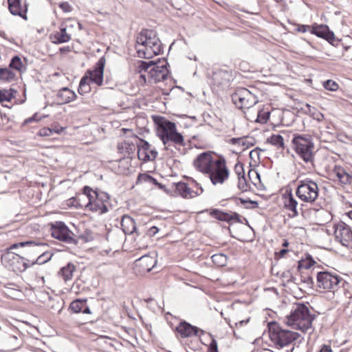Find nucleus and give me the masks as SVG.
<instances>
[{
	"instance_id": "nucleus-25",
	"label": "nucleus",
	"mask_w": 352,
	"mask_h": 352,
	"mask_svg": "<svg viewBox=\"0 0 352 352\" xmlns=\"http://www.w3.org/2000/svg\"><path fill=\"white\" fill-rule=\"evenodd\" d=\"M331 175L335 177L336 179L342 184H349L352 182V176L340 165L334 166Z\"/></svg>"
},
{
	"instance_id": "nucleus-27",
	"label": "nucleus",
	"mask_w": 352,
	"mask_h": 352,
	"mask_svg": "<svg viewBox=\"0 0 352 352\" xmlns=\"http://www.w3.org/2000/svg\"><path fill=\"white\" fill-rule=\"evenodd\" d=\"M156 260L154 257L149 255H145L135 261V265L140 268L142 272H150L155 265Z\"/></svg>"
},
{
	"instance_id": "nucleus-52",
	"label": "nucleus",
	"mask_w": 352,
	"mask_h": 352,
	"mask_svg": "<svg viewBox=\"0 0 352 352\" xmlns=\"http://www.w3.org/2000/svg\"><path fill=\"white\" fill-rule=\"evenodd\" d=\"M254 140L252 138L247 137V141H244V144L243 147L241 148L242 151H244L248 148L250 146L254 145Z\"/></svg>"
},
{
	"instance_id": "nucleus-62",
	"label": "nucleus",
	"mask_w": 352,
	"mask_h": 352,
	"mask_svg": "<svg viewBox=\"0 0 352 352\" xmlns=\"http://www.w3.org/2000/svg\"><path fill=\"white\" fill-rule=\"evenodd\" d=\"M221 73H217V74H214V80H217L221 76Z\"/></svg>"
},
{
	"instance_id": "nucleus-21",
	"label": "nucleus",
	"mask_w": 352,
	"mask_h": 352,
	"mask_svg": "<svg viewBox=\"0 0 352 352\" xmlns=\"http://www.w3.org/2000/svg\"><path fill=\"white\" fill-rule=\"evenodd\" d=\"M8 10L10 13L27 19L28 5L23 0H8Z\"/></svg>"
},
{
	"instance_id": "nucleus-8",
	"label": "nucleus",
	"mask_w": 352,
	"mask_h": 352,
	"mask_svg": "<svg viewBox=\"0 0 352 352\" xmlns=\"http://www.w3.org/2000/svg\"><path fill=\"white\" fill-rule=\"evenodd\" d=\"M82 192L88 199V202L85 204L86 211L98 214H102L108 211L109 197L107 193L95 190L88 186L82 188Z\"/></svg>"
},
{
	"instance_id": "nucleus-12",
	"label": "nucleus",
	"mask_w": 352,
	"mask_h": 352,
	"mask_svg": "<svg viewBox=\"0 0 352 352\" xmlns=\"http://www.w3.org/2000/svg\"><path fill=\"white\" fill-rule=\"evenodd\" d=\"M1 262L6 268L15 273L23 272L26 269L33 266V263L30 260L10 251L1 256Z\"/></svg>"
},
{
	"instance_id": "nucleus-14",
	"label": "nucleus",
	"mask_w": 352,
	"mask_h": 352,
	"mask_svg": "<svg viewBox=\"0 0 352 352\" xmlns=\"http://www.w3.org/2000/svg\"><path fill=\"white\" fill-rule=\"evenodd\" d=\"M232 100L240 109H249L258 102L256 96L244 87H240L235 90L232 95Z\"/></svg>"
},
{
	"instance_id": "nucleus-26",
	"label": "nucleus",
	"mask_w": 352,
	"mask_h": 352,
	"mask_svg": "<svg viewBox=\"0 0 352 352\" xmlns=\"http://www.w3.org/2000/svg\"><path fill=\"white\" fill-rule=\"evenodd\" d=\"M117 149L119 154L129 158L136 150V144L133 140H124L118 143Z\"/></svg>"
},
{
	"instance_id": "nucleus-13",
	"label": "nucleus",
	"mask_w": 352,
	"mask_h": 352,
	"mask_svg": "<svg viewBox=\"0 0 352 352\" xmlns=\"http://www.w3.org/2000/svg\"><path fill=\"white\" fill-rule=\"evenodd\" d=\"M175 192L184 199H192L200 195L203 192L201 185L191 177L187 182H179L175 184Z\"/></svg>"
},
{
	"instance_id": "nucleus-45",
	"label": "nucleus",
	"mask_w": 352,
	"mask_h": 352,
	"mask_svg": "<svg viewBox=\"0 0 352 352\" xmlns=\"http://www.w3.org/2000/svg\"><path fill=\"white\" fill-rule=\"evenodd\" d=\"M323 87L329 91H335L339 88L338 84L332 80H327L323 82Z\"/></svg>"
},
{
	"instance_id": "nucleus-53",
	"label": "nucleus",
	"mask_w": 352,
	"mask_h": 352,
	"mask_svg": "<svg viewBox=\"0 0 352 352\" xmlns=\"http://www.w3.org/2000/svg\"><path fill=\"white\" fill-rule=\"evenodd\" d=\"M288 252H289V250L286 248H283V249L279 250L278 252H275V258L276 259L283 258L285 256V255L287 254Z\"/></svg>"
},
{
	"instance_id": "nucleus-32",
	"label": "nucleus",
	"mask_w": 352,
	"mask_h": 352,
	"mask_svg": "<svg viewBox=\"0 0 352 352\" xmlns=\"http://www.w3.org/2000/svg\"><path fill=\"white\" fill-rule=\"evenodd\" d=\"M16 90L12 88L8 89H0V103L11 102L16 97Z\"/></svg>"
},
{
	"instance_id": "nucleus-22",
	"label": "nucleus",
	"mask_w": 352,
	"mask_h": 352,
	"mask_svg": "<svg viewBox=\"0 0 352 352\" xmlns=\"http://www.w3.org/2000/svg\"><path fill=\"white\" fill-rule=\"evenodd\" d=\"M209 214L212 218L230 224L240 221L239 215L234 212H227L219 209H212L210 211Z\"/></svg>"
},
{
	"instance_id": "nucleus-40",
	"label": "nucleus",
	"mask_w": 352,
	"mask_h": 352,
	"mask_svg": "<svg viewBox=\"0 0 352 352\" xmlns=\"http://www.w3.org/2000/svg\"><path fill=\"white\" fill-rule=\"evenodd\" d=\"M9 67L17 71L18 72H21L25 69V65L19 56H14L11 59Z\"/></svg>"
},
{
	"instance_id": "nucleus-3",
	"label": "nucleus",
	"mask_w": 352,
	"mask_h": 352,
	"mask_svg": "<svg viewBox=\"0 0 352 352\" xmlns=\"http://www.w3.org/2000/svg\"><path fill=\"white\" fill-rule=\"evenodd\" d=\"M135 48L139 58L150 59L162 52V43L153 30L144 29L136 36Z\"/></svg>"
},
{
	"instance_id": "nucleus-49",
	"label": "nucleus",
	"mask_w": 352,
	"mask_h": 352,
	"mask_svg": "<svg viewBox=\"0 0 352 352\" xmlns=\"http://www.w3.org/2000/svg\"><path fill=\"white\" fill-rule=\"evenodd\" d=\"M58 7L64 12H69L72 10V8L71 5L68 2H61L58 4Z\"/></svg>"
},
{
	"instance_id": "nucleus-59",
	"label": "nucleus",
	"mask_w": 352,
	"mask_h": 352,
	"mask_svg": "<svg viewBox=\"0 0 352 352\" xmlns=\"http://www.w3.org/2000/svg\"><path fill=\"white\" fill-rule=\"evenodd\" d=\"M0 36L4 39L8 40V34L3 30L0 29Z\"/></svg>"
},
{
	"instance_id": "nucleus-6",
	"label": "nucleus",
	"mask_w": 352,
	"mask_h": 352,
	"mask_svg": "<svg viewBox=\"0 0 352 352\" xmlns=\"http://www.w3.org/2000/svg\"><path fill=\"white\" fill-rule=\"evenodd\" d=\"M314 315L303 304H298L291 314L286 318V324L294 329L303 333L313 329L312 322Z\"/></svg>"
},
{
	"instance_id": "nucleus-16",
	"label": "nucleus",
	"mask_w": 352,
	"mask_h": 352,
	"mask_svg": "<svg viewBox=\"0 0 352 352\" xmlns=\"http://www.w3.org/2000/svg\"><path fill=\"white\" fill-rule=\"evenodd\" d=\"M334 236L342 245L352 249V230L345 223L340 221L333 226Z\"/></svg>"
},
{
	"instance_id": "nucleus-17",
	"label": "nucleus",
	"mask_w": 352,
	"mask_h": 352,
	"mask_svg": "<svg viewBox=\"0 0 352 352\" xmlns=\"http://www.w3.org/2000/svg\"><path fill=\"white\" fill-rule=\"evenodd\" d=\"M52 236L63 242L71 243L74 239L73 232L70 231L63 222L56 221L50 224Z\"/></svg>"
},
{
	"instance_id": "nucleus-61",
	"label": "nucleus",
	"mask_w": 352,
	"mask_h": 352,
	"mask_svg": "<svg viewBox=\"0 0 352 352\" xmlns=\"http://www.w3.org/2000/svg\"><path fill=\"white\" fill-rule=\"evenodd\" d=\"M282 246L283 247V248H286L289 246V242L287 241V240L285 239L283 244H282Z\"/></svg>"
},
{
	"instance_id": "nucleus-48",
	"label": "nucleus",
	"mask_w": 352,
	"mask_h": 352,
	"mask_svg": "<svg viewBox=\"0 0 352 352\" xmlns=\"http://www.w3.org/2000/svg\"><path fill=\"white\" fill-rule=\"evenodd\" d=\"M37 135L41 137H49L52 135V131L51 128L43 127L38 131Z\"/></svg>"
},
{
	"instance_id": "nucleus-57",
	"label": "nucleus",
	"mask_w": 352,
	"mask_h": 352,
	"mask_svg": "<svg viewBox=\"0 0 352 352\" xmlns=\"http://www.w3.org/2000/svg\"><path fill=\"white\" fill-rule=\"evenodd\" d=\"M59 51L60 54H67L72 51V48L69 46H65L60 48Z\"/></svg>"
},
{
	"instance_id": "nucleus-5",
	"label": "nucleus",
	"mask_w": 352,
	"mask_h": 352,
	"mask_svg": "<svg viewBox=\"0 0 352 352\" xmlns=\"http://www.w3.org/2000/svg\"><path fill=\"white\" fill-rule=\"evenodd\" d=\"M165 318L176 338L180 341L199 337L204 334L202 329L170 313H167Z\"/></svg>"
},
{
	"instance_id": "nucleus-11",
	"label": "nucleus",
	"mask_w": 352,
	"mask_h": 352,
	"mask_svg": "<svg viewBox=\"0 0 352 352\" xmlns=\"http://www.w3.org/2000/svg\"><path fill=\"white\" fill-rule=\"evenodd\" d=\"M296 195L303 202L312 204L318 197V186L316 182L309 179L300 180L298 182Z\"/></svg>"
},
{
	"instance_id": "nucleus-43",
	"label": "nucleus",
	"mask_w": 352,
	"mask_h": 352,
	"mask_svg": "<svg viewBox=\"0 0 352 352\" xmlns=\"http://www.w3.org/2000/svg\"><path fill=\"white\" fill-rule=\"evenodd\" d=\"M226 260V256L222 254H216L212 256V261L213 263L218 266L225 265Z\"/></svg>"
},
{
	"instance_id": "nucleus-1",
	"label": "nucleus",
	"mask_w": 352,
	"mask_h": 352,
	"mask_svg": "<svg viewBox=\"0 0 352 352\" xmlns=\"http://www.w3.org/2000/svg\"><path fill=\"white\" fill-rule=\"evenodd\" d=\"M192 166L214 186H223L231 177V170L226 157L214 151H208L197 155Z\"/></svg>"
},
{
	"instance_id": "nucleus-10",
	"label": "nucleus",
	"mask_w": 352,
	"mask_h": 352,
	"mask_svg": "<svg viewBox=\"0 0 352 352\" xmlns=\"http://www.w3.org/2000/svg\"><path fill=\"white\" fill-rule=\"evenodd\" d=\"M268 326L270 338L277 348L286 346L300 337L298 333L283 329L276 322H270Z\"/></svg>"
},
{
	"instance_id": "nucleus-30",
	"label": "nucleus",
	"mask_w": 352,
	"mask_h": 352,
	"mask_svg": "<svg viewBox=\"0 0 352 352\" xmlns=\"http://www.w3.org/2000/svg\"><path fill=\"white\" fill-rule=\"evenodd\" d=\"M121 228L126 234H133L136 230L135 223L129 215H124L121 220Z\"/></svg>"
},
{
	"instance_id": "nucleus-33",
	"label": "nucleus",
	"mask_w": 352,
	"mask_h": 352,
	"mask_svg": "<svg viewBox=\"0 0 352 352\" xmlns=\"http://www.w3.org/2000/svg\"><path fill=\"white\" fill-rule=\"evenodd\" d=\"M261 150L258 148H254L249 153L250 168H256L261 163Z\"/></svg>"
},
{
	"instance_id": "nucleus-58",
	"label": "nucleus",
	"mask_w": 352,
	"mask_h": 352,
	"mask_svg": "<svg viewBox=\"0 0 352 352\" xmlns=\"http://www.w3.org/2000/svg\"><path fill=\"white\" fill-rule=\"evenodd\" d=\"M159 231V229L155 227V226H153L151 227L149 230H148V234L150 236H154L155 234H156Z\"/></svg>"
},
{
	"instance_id": "nucleus-15",
	"label": "nucleus",
	"mask_w": 352,
	"mask_h": 352,
	"mask_svg": "<svg viewBox=\"0 0 352 352\" xmlns=\"http://www.w3.org/2000/svg\"><path fill=\"white\" fill-rule=\"evenodd\" d=\"M341 278L329 272H320L317 274V287L322 292H334L338 287Z\"/></svg>"
},
{
	"instance_id": "nucleus-36",
	"label": "nucleus",
	"mask_w": 352,
	"mask_h": 352,
	"mask_svg": "<svg viewBox=\"0 0 352 352\" xmlns=\"http://www.w3.org/2000/svg\"><path fill=\"white\" fill-rule=\"evenodd\" d=\"M267 142L276 146L278 149H284V139L280 135H272L267 139Z\"/></svg>"
},
{
	"instance_id": "nucleus-46",
	"label": "nucleus",
	"mask_w": 352,
	"mask_h": 352,
	"mask_svg": "<svg viewBox=\"0 0 352 352\" xmlns=\"http://www.w3.org/2000/svg\"><path fill=\"white\" fill-rule=\"evenodd\" d=\"M296 31L298 32L305 33L309 32L311 33V25L296 24Z\"/></svg>"
},
{
	"instance_id": "nucleus-19",
	"label": "nucleus",
	"mask_w": 352,
	"mask_h": 352,
	"mask_svg": "<svg viewBox=\"0 0 352 352\" xmlns=\"http://www.w3.org/2000/svg\"><path fill=\"white\" fill-rule=\"evenodd\" d=\"M283 207L287 212L289 217H296L298 214L297 210L298 201L291 191L287 192L282 196Z\"/></svg>"
},
{
	"instance_id": "nucleus-47",
	"label": "nucleus",
	"mask_w": 352,
	"mask_h": 352,
	"mask_svg": "<svg viewBox=\"0 0 352 352\" xmlns=\"http://www.w3.org/2000/svg\"><path fill=\"white\" fill-rule=\"evenodd\" d=\"M41 120V117L39 116L38 113H35L32 117L28 118L24 120V122L22 124L23 126H25L28 124L32 122H39Z\"/></svg>"
},
{
	"instance_id": "nucleus-64",
	"label": "nucleus",
	"mask_w": 352,
	"mask_h": 352,
	"mask_svg": "<svg viewBox=\"0 0 352 352\" xmlns=\"http://www.w3.org/2000/svg\"><path fill=\"white\" fill-rule=\"evenodd\" d=\"M132 139L136 141L138 140V137L136 135H133Z\"/></svg>"
},
{
	"instance_id": "nucleus-37",
	"label": "nucleus",
	"mask_w": 352,
	"mask_h": 352,
	"mask_svg": "<svg viewBox=\"0 0 352 352\" xmlns=\"http://www.w3.org/2000/svg\"><path fill=\"white\" fill-rule=\"evenodd\" d=\"M144 183H149L155 186H160L157 181L148 173H140L138 176L136 184H142Z\"/></svg>"
},
{
	"instance_id": "nucleus-24",
	"label": "nucleus",
	"mask_w": 352,
	"mask_h": 352,
	"mask_svg": "<svg viewBox=\"0 0 352 352\" xmlns=\"http://www.w3.org/2000/svg\"><path fill=\"white\" fill-rule=\"evenodd\" d=\"M72 39V36L67 32L66 27L62 24L58 31L54 32L50 35V40L54 44L67 43Z\"/></svg>"
},
{
	"instance_id": "nucleus-28",
	"label": "nucleus",
	"mask_w": 352,
	"mask_h": 352,
	"mask_svg": "<svg viewBox=\"0 0 352 352\" xmlns=\"http://www.w3.org/2000/svg\"><path fill=\"white\" fill-rule=\"evenodd\" d=\"M69 309L72 313L79 314L83 313L87 314H91V311L89 307L87 305L86 299H76L73 300L70 305Z\"/></svg>"
},
{
	"instance_id": "nucleus-7",
	"label": "nucleus",
	"mask_w": 352,
	"mask_h": 352,
	"mask_svg": "<svg viewBox=\"0 0 352 352\" xmlns=\"http://www.w3.org/2000/svg\"><path fill=\"white\" fill-rule=\"evenodd\" d=\"M105 65L106 58L104 56H102L92 69L87 70L79 83L78 91L80 95H84L91 91V83L95 84L98 87L103 85Z\"/></svg>"
},
{
	"instance_id": "nucleus-35",
	"label": "nucleus",
	"mask_w": 352,
	"mask_h": 352,
	"mask_svg": "<svg viewBox=\"0 0 352 352\" xmlns=\"http://www.w3.org/2000/svg\"><path fill=\"white\" fill-rule=\"evenodd\" d=\"M316 264V262L313 258L310 255H307L298 261V269L299 271L302 270H309Z\"/></svg>"
},
{
	"instance_id": "nucleus-23",
	"label": "nucleus",
	"mask_w": 352,
	"mask_h": 352,
	"mask_svg": "<svg viewBox=\"0 0 352 352\" xmlns=\"http://www.w3.org/2000/svg\"><path fill=\"white\" fill-rule=\"evenodd\" d=\"M234 170L237 176V186L241 192H246L250 188L248 183L245 177L244 165L238 161L234 166Z\"/></svg>"
},
{
	"instance_id": "nucleus-2",
	"label": "nucleus",
	"mask_w": 352,
	"mask_h": 352,
	"mask_svg": "<svg viewBox=\"0 0 352 352\" xmlns=\"http://www.w3.org/2000/svg\"><path fill=\"white\" fill-rule=\"evenodd\" d=\"M157 136L166 148L174 147L179 150L186 145L184 135L178 132L176 124L162 116H152Z\"/></svg>"
},
{
	"instance_id": "nucleus-56",
	"label": "nucleus",
	"mask_w": 352,
	"mask_h": 352,
	"mask_svg": "<svg viewBox=\"0 0 352 352\" xmlns=\"http://www.w3.org/2000/svg\"><path fill=\"white\" fill-rule=\"evenodd\" d=\"M318 352H333L330 345L324 344Z\"/></svg>"
},
{
	"instance_id": "nucleus-34",
	"label": "nucleus",
	"mask_w": 352,
	"mask_h": 352,
	"mask_svg": "<svg viewBox=\"0 0 352 352\" xmlns=\"http://www.w3.org/2000/svg\"><path fill=\"white\" fill-rule=\"evenodd\" d=\"M256 168H250L248 177L249 181L257 188L261 187L262 184L258 173L256 170Z\"/></svg>"
},
{
	"instance_id": "nucleus-41",
	"label": "nucleus",
	"mask_w": 352,
	"mask_h": 352,
	"mask_svg": "<svg viewBox=\"0 0 352 352\" xmlns=\"http://www.w3.org/2000/svg\"><path fill=\"white\" fill-rule=\"evenodd\" d=\"M270 116V110L268 109V108H267V109L263 108V109H261L260 111H258V115H257V118H256V122L261 123V124H265L269 120Z\"/></svg>"
},
{
	"instance_id": "nucleus-50",
	"label": "nucleus",
	"mask_w": 352,
	"mask_h": 352,
	"mask_svg": "<svg viewBox=\"0 0 352 352\" xmlns=\"http://www.w3.org/2000/svg\"><path fill=\"white\" fill-rule=\"evenodd\" d=\"M244 141H247V137L239 138H232L230 140V142L233 144H238L243 147L244 144Z\"/></svg>"
},
{
	"instance_id": "nucleus-38",
	"label": "nucleus",
	"mask_w": 352,
	"mask_h": 352,
	"mask_svg": "<svg viewBox=\"0 0 352 352\" xmlns=\"http://www.w3.org/2000/svg\"><path fill=\"white\" fill-rule=\"evenodd\" d=\"M16 78L15 73L10 68H0V80L4 82H11Z\"/></svg>"
},
{
	"instance_id": "nucleus-18",
	"label": "nucleus",
	"mask_w": 352,
	"mask_h": 352,
	"mask_svg": "<svg viewBox=\"0 0 352 352\" xmlns=\"http://www.w3.org/2000/svg\"><path fill=\"white\" fill-rule=\"evenodd\" d=\"M139 141V144L136 145L138 159L144 162L155 160L157 155V151L146 141L142 139Z\"/></svg>"
},
{
	"instance_id": "nucleus-20",
	"label": "nucleus",
	"mask_w": 352,
	"mask_h": 352,
	"mask_svg": "<svg viewBox=\"0 0 352 352\" xmlns=\"http://www.w3.org/2000/svg\"><path fill=\"white\" fill-rule=\"evenodd\" d=\"M327 41L329 43L333 44L336 41L334 33L331 31L327 25L314 23L311 25V33Z\"/></svg>"
},
{
	"instance_id": "nucleus-54",
	"label": "nucleus",
	"mask_w": 352,
	"mask_h": 352,
	"mask_svg": "<svg viewBox=\"0 0 352 352\" xmlns=\"http://www.w3.org/2000/svg\"><path fill=\"white\" fill-rule=\"evenodd\" d=\"M65 128L60 126L58 125H54L51 128V130L52 131V134L54 133H57V134H60V133H61L65 130Z\"/></svg>"
},
{
	"instance_id": "nucleus-39",
	"label": "nucleus",
	"mask_w": 352,
	"mask_h": 352,
	"mask_svg": "<svg viewBox=\"0 0 352 352\" xmlns=\"http://www.w3.org/2000/svg\"><path fill=\"white\" fill-rule=\"evenodd\" d=\"M130 167V160L129 157H123L118 162L116 171L118 174H126Z\"/></svg>"
},
{
	"instance_id": "nucleus-63",
	"label": "nucleus",
	"mask_w": 352,
	"mask_h": 352,
	"mask_svg": "<svg viewBox=\"0 0 352 352\" xmlns=\"http://www.w3.org/2000/svg\"><path fill=\"white\" fill-rule=\"evenodd\" d=\"M348 216L352 219V211L348 213Z\"/></svg>"
},
{
	"instance_id": "nucleus-42",
	"label": "nucleus",
	"mask_w": 352,
	"mask_h": 352,
	"mask_svg": "<svg viewBox=\"0 0 352 352\" xmlns=\"http://www.w3.org/2000/svg\"><path fill=\"white\" fill-rule=\"evenodd\" d=\"M51 258L52 254L50 252H46L38 256L35 261H31V262L33 263V265L35 264L42 265L50 261Z\"/></svg>"
},
{
	"instance_id": "nucleus-55",
	"label": "nucleus",
	"mask_w": 352,
	"mask_h": 352,
	"mask_svg": "<svg viewBox=\"0 0 352 352\" xmlns=\"http://www.w3.org/2000/svg\"><path fill=\"white\" fill-rule=\"evenodd\" d=\"M209 352H219L218 347H217V343L214 340H213L211 342V343L210 344Z\"/></svg>"
},
{
	"instance_id": "nucleus-44",
	"label": "nucleus",
	"mask_w": 352,
	"mask_h": 352,
	"mask_svg": "<svg viewBox=\"0 0 352 352\" xmlns=\"http://www.w3.org/2000/svg\"><path fill=\"white\" fill-rule=\"evenodd\" d=\"M67 205L76 208H82L85 207V204L80 203V198L78 196L69 199L67 200Z\"/></svg>"
},
{
	"instance_id": "nucleus-4",
	"label": "nucleus",
	"mask_w": 352,
	"mask_h": 352,
	"mask_svg": "<svg viewBox=\"0 0 352 352\" xmlns=\"http://www.w3.org/2000/svg\"><path fill=\"white\" fill-rule=\"evenodd\" d=\"M134 72L139 74L138 83L141 85L164 80L168 74L166 65H159L153 61L138 60L134 64Z\"/></svg>"
},
{
	"instance_id": "nucleus-29",
	"label": "nucleus",
	"mask_w": 352,
	"mask_h": 352,
	"mask_svg": "<svg viewBox=\"0 0 352 352\" xmlns=\"http://www.w3.org/2000/svg\"><path fill=\"white\" fill-rule=\"evenodd\" d=\"M76 98L75 92L67 87L60 89L56 96L57 102L61 104L70 102Z\"/></svg>"
},
{
	"instance_id": "nucleus-60",
	"label": "nucleus",
	"mask_w": 352,
	"mask_h": 352,
	"mask_svg": "<svg viewBox=\"0 0 352 352\" xmlns=\"http://www.w3.org/2000/svg\"><path fill=\"white\" fill-rule=\"evenodd\" d=\"M249 322V320H241L239 322L236 323V327H242L244 324H246Z\"/></svg>"
},
{
	"instance_id": "nucleus-31",
	"label": "nucleus",
	"mask_w": 352,
	"mask_h": 352,
	"mask_svg": "<svg viewBox=\"0 0 352 352\" xmlns=\"http://www.w3.org/2000/svg\"><path fill=\"white\" fill-rule=\"evenodd\" d=\"M75 270L76 266L73 263H69L67 265L60 269L59 275L65 281H67L73 278V274Z\"/></svg>"
},
{
	"instance_id": "nucleus-51",
	"label": "nucleus",
	"mask_w": 352,
	"mask_h": 352,
	"mask_svg": "<svg viewBox=\"0 0 352 352\" xmlns=\"http://www.w3.org/2000/svg\"><path fill=\"white\" fill-rule=\"evenodd\" d=\"M34 243L33 241H25V242L16 243L13 244L10 247V249H16V248H23V247H25L26 245H32Z\"/></svg>"
},
{
	"instance_id": "nucleus-9",
	"label": "nucleus",
	"mask_w": 352,
	"mask_h": 352,
	"mask_svg": "<svg viewBox=\"0 0 352 352\" xmlns=\"http://www.w3.org/2000/svg\"><path fill=\"white\" fill-rule=\"evenodd\" d=\"M292 146L296 155L304 162L314 165L315 146L309 137L296 135L292 140Z\"/></svg>"
}]
</instances>
